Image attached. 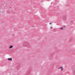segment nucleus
Instances as JSON below:
<instances>
[{
    "mask_svg": "<svg viewBox=\"0 0 75 75\" xmlns=\"http://www.w3.org/2000/svg\"><path fill=\"white\" fill-rule=\"evenodd\" d=\"M8 60H9V61H12V59L11 58L8 59Z\"/></svg>",
    "mask_w": 75,
    "mask_h": 75,
    "instance_id": "2",
    "label": "nucleus"
},
{
    "mask_svg": "<svg viewBox=\"0 0 75 75\" xmlns=\"http://www.w3.org/2000/svg\"><path fill=\"white\" fill-rule=\"evenodd\" d=\"M52 28H53V27H51L50 28H51V29H52Z\"/></svg>",
    "mask_w": 75,
    "mask_h": 75,
    "instance_id": "4",
    "label": "nucleus"
},
{
    "mask_svg": "<svg viewBox=\"0 0 75 75\" xmlns=\"http://www.w3.org/2000/svg\"><path fill=\"white\" fill-rule=\"evenodd\" d=\"M60 68L61 71H63V67H60Z\"/></svg>",
    "mask_w": 75,
    "mask_h": 75,
    "instance_id": "1",
    "label": "nucleus"
},
{
    "mask_svg": "<svg viewBox=\"0 0 75 75\" xmlns=\"http://www.w3.org/2000/svg\"><path fill=\"white\" fill-rule=\"evenodd\" d=\"M10 8H11V7H10Z\"/></svg>",
    "mask_w": 75,
    "mask_h": 75,
    "instance_id": "8",
    "label": "nucleus"
},
{
    "mask_svg": "<svg viewBox=\"0 0 75 75\" xmlns=\"http://www.w3.org/2000/svg\"><path fill=\"white\" fill-rule=\"evenodd\" d=\"M60 29L61 30H62L63 29V28H62Z\"/></svg>",
    "mask_w": 75,
    "mask_h": 75,
    "instance_id": "5",
    "label": "nucleus"
},
{
    "mask_svg": "<svg viewBox=\"0 0 75 75\" xmlns=\"http://www.w3.org/2000/svg\"><path fill=\"white\" fill-rule=\"evenodd\" d=\"M13 47V46L11 45L9 47V48H12Z\"/></svg>",
    "mask_w": 75,
    "mask_h": 75,
    "instance_id": "3",
    "label": "nucleus"
},
{
    "mask_svg": "<svg viewBox=\"0 0 75 75\" xmlns=\"http://www.w3.org/2000/svg\"><path fill=\"white\" fill-rule=\"evenodd\" d=\"M60 68H58V69H60Z\"/></svg>",
    "mask_w": 75,
    "mask_h": 75,
    "instance_id": "7",
    "label": "nucleus"
},
{
    "mask_svg": "<svg viewBox=\"0 0 75 75\" xmlns=\"http://www.w3.org/2000/svg\"><path fill=\"white\" fill-rule=\"evenodd\" d=\"M51 24H52L51 23H49V24H50V25H51Z\"/></svg>",
    "mask_w": 75,
    "mask_h": 75,
    "instance_id": "6",
    "label": "nucleus"
}]
</instances>
